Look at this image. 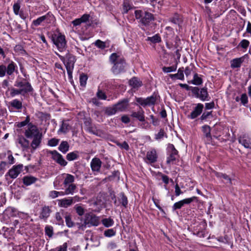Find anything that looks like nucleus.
I'll use <instances>...</instances> for the list:
<instances>
[{
  "mask_svg": "<svg viewBox=\"0 0 251 251\" xmlns=\"http://www.w3.org/2000/svg\"><path fill=\"white\" fill-rule=\"evenodd\" d=\"M129 100L128 99H124L115 104V108L118 111H123L126 110L129 105Z\"/></svg>",
  "mask_w": 251,
  "mask_h": 251,
  "instance_id": "17",
  "label": "nucleus"
},
{
  "mask_svg": "<svg viewBox=\"0 0 251 251\" xmlns=\"http://www.w3.org/2000/svg\"><path fill=\"white\" fill-rule=\"evenodd\" d=\"M83 121L85 128L89 132L96 135H98L99 131L97 130L95 127L92 126V119L89 117H85L83 118Z\"/></svg>",
  "mask_w": 251,
  "mask_h": 251,
  "instance_id": "13",
  "label": "nucleus"
},
{
  "mask_svg": "<svg viewBox=\"0 0 251 251\" xmlns=\"http://www.w3.org/2000/svg\"><path fill=\"white\" fill-rule=\"evenodd\" d=\"M51 210L49 206L45 205L42 208L39 217L41 219L47 220L50 216Z\"/></svg>",
  "mask_w": 251,
  "mask_h": 251,
  "instance_id": "19",
  "label": "nucleus"
},
{
  "mask_svg": "<svg viewBox=\"0 0 251 251\" xmlns=\"http://www.w3.org/2000/svg\"><path fill=\"white\" fill-rule=\"evenodd\" d=\"M45 17H44L43 16L40 17H39L36 20H34L32 22V25L34 26H38L41 25V24L45 21Z\"/></svg>",
  "mask_w": 251,
  "mask_h": 251,
  "instance_id": "47",
  "label": "nucleus"
},
{
  "mask_svg": "<svg viewBox=\"0 0 251 251\" xmlns=\"http://www.w3.org/2000/svg\"><path fill=\"white\" fill-rule=\"evenodd\" d=\"M25 136L32 141H41L43 137L42 129L32 123H29L27 128L25 130Z\"/></svg>",
  "mask_w": 251,
  "mask_h": 251,
  "instance_id": "2",
  "label": "nucleus"
},
{
  "mask_svg": "<svg viewBox=\"0 0 251 251\" xmlns=\"http://www.w3.org/2000/svg\"><path fill=\"white\" fill-rule=\"evenodd\" d=\"M212 111L203 112L200 117V120L201 121L205 120L209 117V116H212Z\"/></svg>",
  "mask_w": 251,
  "mask_h": 251,
  "instance_id": "61",
  "label": "nucleus"
},
{
  "mask_svg": "<svg viewBox=\"0 0 251 251\" xmlns=\"http://www.w3.org/2000/svg\"><path fill=\"white\" fill-rule=\"evenodd\" d=\"M213 173L214 174V175L217 177L223 178L224 179L228 180L229 181L230 185L232 184L231 178L226 174L221 172H218L214 170L213 171Z\"/></svg>",
  "mask_w": 251,
  "mask_h": 251,
  "instance_id": "30",
  "label": "nucleus"
},
{
  "mask_svg": "<svg viewBox=\"0 0 251 251\" xmlns=\"http://www.w3.org/2000/svg\"><path fill=\"white\" fill-rule=\"evenodd\" d=\"M71 129V126L69 124V121H63L58 132L66 133Z\"/></svg>",
  "mask_w": 251,
  "mask_h": 251,
  "instance_id": "23",
  "label": "nucleus"
},
{
  "mask_svg": "<svg viewBox=\"0 0 251 251\" xmlns=\"http://www.w3.org/2000/svg\"><path fill=\"white\" fill-rule=\"evenodd\" d=\"M67 244L64 243L62 246H60L55 249H51L50 251H67Z\"/></svg>",
  "mask_w": 251,
  "mask_h": 251,
  "instance_id": "51",
  "label": "nucleus"
},
{
  "mask_svg": "<svg viewBox=\"0 0 251 251\" xmlns=\"http://www.w3.org/2000/svg\"><path fill=\"white\" fill-rule=\"evenodd\" d=\"M50 153L52 155V159L56 162H57L59 157L62 155L55 150L51 151Z\"/></svg>",
  "mask_w": 251,
  "mask_h": 251,
  "instance_id": "55",
  "label": "nucleus"
},
{
  "mask_svg": "<svg viewBox=\"0 0 251 251\" xmlns=\"http://www.w3.org/2000/svg\"><path fill=\"white\" fill-rule=\"evenodd\" d=\"M129 84L133 88H138L142 85V82L137 77H133L129 80Z\"/></svg>",
  "mask_w": 251,
  "mask_h": 251,
  "instance_id": "26",
  "label": "nucleus"
},
{
  "mask_svg": "<svg viewBox=\"0 0 251 251\" xmlns=\"http://www.w3.org/2000/svg\"><path fill=\"white\" fill-rule=\"evenodd\" d=\"M202 79L199 76L197 73H195L194 75L193 80L191 81V83L196 85H200L202 83Z\"/></svg>",
  "mask_w": 251,
  "mask_h": 251,
  "instance_id": "34",
  "label": "nucleus"
},
{
  "mask_svg": "<svg viewBox=\"0 0 251 251\" xmlns=\"http://www.w3.org/2000/svg\"><path fill=\"white\" fill-rule=\"evenodd\" d=\"M58 204L59 206L67 208L73 204V201L71 200L70 197L69 198H64L61 200H58Z\"/></svg>",
  "mask_w": 251,
  "mask_h": 251,
  "instance_id": "21",
  "label": "nucleus"
},
{
  "mask_svg": "<svg viewBox=\"0 0 251 251\" xmlns=\"http://www.w3.org/2000/svg\"><path fill=\"white\" fill-rule=\"evenodd\" d=\"M159 97L157 94L153 93L151 97H149L146 99L147 106L154 105L155 104L157 98Z\"/></svg>",
  "mask_w": 251,
  "mask_h": 251,
  "instance_id": "28",
  "label": "nucleus"
},
{
  "mask_svg": "<svg viewBox=\"0 0 251 251\" xmlns=\"http://www.w3.org/2000/svg\"><path fill=\"white\" fill-rule=\"evenodd\" d=\"M250 45V42L246 39L242 40L238 45V47H241L243 49H247Z\"/></svg>",
  "mask_w": 251,
  "mask_h": 251,
  "instance_id": "52",
  "label": "nucleus"
},
{
  "mask_svg": "<svg viewBox=\"0 0 251 251\" xmlns=\"http://www.w3.org/2000/svg\"><path fill=\"white\" fill-rule=\"evenodd\" d=\"M64 187L65 188L66 195L73 194L76 189V186L74 183L70 184L67 186Z\"/></svg>",
  "mask_w": 251,
  "mask_h": 251,
  "instance_id": "32",
  "label": "nucleus"
},
{
  "mask_svg": "<svg viewBox=\"0 0 251 251\" xmlns=\"http://www.w3.org/2000/svg\"><path fill=\"white\" fill-rule=\"evenodd\" d=\"M207 223L205 220L196 223L192 227L193 234L200 238H204L208 232L206 230Z\"/></svg>",
  "mask_w": 251,
  "mask_h": 251,
  "instance_id": "5",
  "label": "nucleus"
},
{
  "mask_svg": "<svg viewBox=\"0 0 251 251\" xmlns=\"http://www.w3.org/2000/svg\"><path fill=\"white\" fill-rule=\"evenodd\" d=\"M110 61L113 64L111 71L115 75H118L125 71L126 66L124 58L121 57L116 53H113L109 57Z\"/></svg>",
  "mask_w": 251,
  "mask_h": 251,
  "instance_id": "1",
  "label": "nucleus"
},
{
  "mask_svg": "<svg viewBox=\"0 0 251 251\" xmlns=\"http://www.w3.org/2000/svg\"><path fill=\"white\" fill-rule=\"evenodd\" d=\"M88 79V76L84 74H82L80 75L79 77V81L80 84L81 86L85 87L86 84L87 80Z\"/></svg>",
  "mask_w": 251,
  "mask_h": 251,
  "instance_id": "42",
  "label": "nucleus"
},
{
  "mask_svg": "<svg viewBox=\"0 0 251 251\" xmlns=\"http://www.w3.org/2000/svg\"><path fill=\"white\" fill-rule=\"evenodd\" d=\"M192 92L196 98L200 99L202 101L208 100L207 98L209 95L206 87L201 88L200 91V89L198 87H194L192 88Z\"/></svg>",
  "mask_w": 251,
  "mask_h": 251,
  "instance_id": "9",
  "label": "nucleus"
},
{
  "mask_svg": "<svg viewBox=\"0 0 251 251\" xmlns=\"http://www.w3.org/2000/svg\"><path fill=\"white\" fill-rule=\"evenodd\" d=\"M66 62L64 63L66 67H70L71 68L74 67V64L75 62V56L73 55L68 53L66 56Z\"/></svg>",
  "mask_w": 251,
  "mask_h": 251,
  "instance_id": "20",
  "label": "nucleus"
},
{
  "mask_svg": "<svg viewBox=\"0 0 251 251\" xmlns=\"http://www.w3.org/2000/svg\"><path fill=\"white\" fill-rule=\"evenodd\" d=\"M14 86L20 89H25L26 92L25 93V95L33 91L31 84L25 79H23V80H17L15 82Z\"/></svg>",
  "mask_w": 251,
  "mask_h": 251,
  "instance_id": "10",
  "label": "nucleus"
},
{
  "mask_svg": "<svg viewBox=\"0 0 251 251\" xmlns=\"http://www.w3.org/2000/svg\"><path fill=\"white\" fill-rule=\"evenodd\" d=\"M52 41L60 51H63L66 49L67 45L64 35L61 33L54 34L52 36Z\"/></svg>",
  "mask_w": 251,
  "mask_h": 251,
  "instance_id": "6",
  "label": "nucleus"
},
{
  "mask_svg": "<svg viewBox=\"0 0 251 251\" xmlns=\"http://www.w3.org/2000/svg\"><path fill=\"white\" fill-rule=\"evenodd\" d=\"M202 131L206 137L210 136V127L209 126L205 125L203 126Z\"/></svg>",
  "mask_w": 251,
  "mask_h": 251,
  "instance_id": "53",
  "label": "nucleus"
},
{
  "mask_svg": "<svg viewBox=\"0 0 251 251\" xmlns=\"http://www.w3.org/2000/svg\"><path fill=\"white\" fill-rule=\"evenodd\" d=\"M6 74V66L4 65H0V77H2Z\"/></svg>",
  "mask_w": 251,
  "mask_h": 251,
  "instance_id": "62",
  "label": "nucleus"
},
{
  "mask_svg": "<svg viewBox=\"0 0 251 251\" xmlns=\"http://www.w3.org/2000/svg\"><path fill=\"white\" fill-rule=\"evenodd\" d=\"M101 223L104 226L109 227L113 226L114 221L111 218L109 217L108 218L103 219L101 221Z\"/></svg>",
  "mask_w": 251,
  "mask_h": 251,
  "instance_id": "35",
  "label": "nucleus"
},
{
  "mask_svg": "<svg viewBox=\"0 0 251 251\" xmlns=\"http://www.w3.org/2000/svg\"><path fill=\"white\" fill-rule=\"evenodd\" d=\"M177 65H174L170 67H164L162 68V70L165 73H170L175 71L176 70Z\"/></svg>",
  "mask_w": 251,
  "mask_h": 251,
  "instance_id": "49",
  "label": "nucleus"
},
{
  "mask_svg": "<svg viewBox=\"0 0 251 251\" xmlns=\"http://www.w3.org/2000/svg\"><path fill=\"white\" fill-rule=\"evenodd\" d=\"M117 145L119 146L121 148L124 149L126 151L129 150V146L127 142H115Z\"/></svg>",
  "mask_w": 251,
  "mask_h": 251,
  "instance_id": "59",
  "label": "nucleus"
},
{
  "mask_svg": "<svg viewBox=\"0 0 251 251\" xmlns=\"http://www.w3.org/2000/svg\"><path fill=\"white\" fill-rule=\"evenodd\" d=\"M65 222L66 224V226L68 227H73L75 226H77L78 228L79 229V226L77 224H80L79 222H73L72 220L71 216L70 214L66 215L65 216Z\"/></svg>",
  "mask_w": 251,
  "mask_h": 251,
  "instance_id": "24",
  "label": "nucleus"
},
{
  "mask_svg": "<svg viewBox=\"0 0 251 251\" xmlns=\"http://www.w3.org/2000/svg\"><path fill=\"white\" fill-rule=\"evenodd\" d=\"M178 151L175 149L174 145L169 144L168 147V155L166 163L171 166L176 164L178 157Z\"/></svg>",
  "mask_w": 251,
  "mask_h": 251,
  "instance_id": "7",
  "label": "nucleus"
},
{
  "mask_svg": "<svg viewBox=\"0 0 251 251\" xmlns=\"http://www.w3.org/2000/svg\"><path fill=\"white\" fill-rule=\"evenodd\" d=\"M116 230L114 228L107 229L104 231V235L107 237H111L116 235Z\"/></svg>",
  "mask_w": 251,
  "mask_h": 251,
  "instance_id": "38",
  "label": "nucleus"
},
{
  "mask_svg": "<svg viewBox=\"0 0 251 251\" xmlns=\"http://www.w3.org/2000/svg\"><path fill=\"white\" fill-rule=\"evenodd\" d=\"M152 201H153L154 204L156 206V207L162 213H165L164 209L160 206L159 203L160 201L158 199L152 198Z\"/></svg>",
  "mask_w": 251,
  "mask_h": 251,
  "instance_id": "57",
  "label": "nucleus"
},
{
  "mask_svg": "<svg viewBox=\"0 0 251 251\" xmlns=\"http://www.w3.org/2000/svg\"><path fill=\"white\" fill-rule=\"evenodd\" d=\"M203 109V105L200 103H198L190 114L188 115V118L191 119H194L197 118L201 114Z\"/></svg>",
  "mask_w": 251,
  "mask_h": 251,
  "instance_id": "14",
  "label": "nucleus"
},
{
  "mask_svg": "<svg viewBox=\"0 0 251 251\" xmlns=\"http://www.w3.org/2000/svg\"><path fill=\"white\" fill-rule=\"evenodd\" d=\"M69 147L68 142H61L58 147V150L62 153H65L69 151Z\"/></svg>",
  "mask_w": 251,
  "mask_h": 251,
  "instance_id": "36",
  "label": "nucleus"
},
{
  "mask_svg": "<svg viewBox=\"0 0 251 251\" xmlns=\"http://www.w3.org/2000/svg\"><path fill=\"white\" fill-rule=\"evenodd\" d=\"M111 199L114 201L113 202L115 206H118L120 205H122L125 208L127 207L128 201L127 197L124 192H121L118 195V200L116 199V197L115 195L111 197Z\"/></svg>",
  "mask_w": 251,
  "mask_h": 251,
  "instance_id": "8",
  "label": "nucleus"
},
{
  "mask_svg": "<svg viewBox=\"0 0 251 251\" xmlns=\"http://www.w3.org/2000/svg\"><path fill=\"white\" fill-rule=\"evenodd\" d=\"M55 219L57 221L58 224L59 225H63L64 224V221L62 217V215L60 212H57L55 214Z\"/></svg>",
  "mask_w": 251,
  "mask_h": 251,
  "instance_id": "56",
  "label": "nucleus"
},
{
  "mask_svg": "<svg viewBox=\"0 0 251 251\" xmlns=\"http://www.w3.org/2000/svg\"><path fill=\"white\" fill-rule=\"evenodd\" d=\"M43 17H45V21L48 24H50L54 21V16L50 12L48 13L46 15L43 16Z\"/></svg>",
  "mask_w": 251,
  "mask_h": 251,
  "instance_id": "41",
  "label": "nucleus"
},
{
  "mask_svg": "<svg viewBox=\"0 0 251 251\" xmlns=\"http://www.w3.org/2000/svg\"><path fill=\"white\" fill-rule=\"evenodd\" d=\"M183 204L181 201L175 202L173 206H172L173 210L175 211L177 209H180L182 206H183Z\"/></svg>",
  "mask_w": 251,
  "mask_h": 251,
  "instance_id": "58",
  "label": "nucleus"
},
{
  "mask_svg": "<svg viewBox=\"0 0 251 251\" xmlns=\"http://www.w3.org/2000/svg\"><path fill=\"white\" fill-rule=\"evenodd\" d=\"M11 107L17 110H20L22 108V102L20 100L15 99L9 102Z\"/></svg>",
  "mask_w": 251,
  "mask_h": 251,
  "instance_id": "33",
  "label": "nucleus"
},
{
  "mask_svg": "<svg viewBox=\"0 0 251 251\" xmlns=\"http://www.w3.org/2000/svg\"><path fill=\"white\" fill-rule=\"evenodd\" d=\"M157 154L156 151L155 149H151V151H147L146 158H145V161L148 164L154 163L157 160Z\"/></svg>",
  "mask_w": 251,
  "mask_h": 251,
  "instance_id": "12",
  "label": "nucleus"
},
{
  "mask_svg": "<svg viewBox=\"0 0 251 251\" xmlns=\"http://www.w3.org/2000/svg\"><path fill=\"white\" fill-rule=\"evenodd\" d=\"M198 200H199L198 198L197 197L193 196L191 198L184 199L181 201L182 202L183 204L184 205V204H190V203H191L192 202H193L194 201H196V202H198Z\"/></svg>",
  "mask_w": 251,
  "mask_h": 251,
  "instance_id": "39",
  "label": "nucleus"
},
{
  "mask_svg": "<svg viewBox=\"0 0 251 251\" xmlns=\"http://www.w3.org/2000/svg\"><path fill=\"white\" fill-rule=\"evenodd\" d=\"M63 175L64 180L63 182V185L64 187H66L69 184L73 183L75 181L74 176L69 174H64Z\"/></svg>",
  "mask_w": 251,
  "mask_h": 251,
  "instance_id": "22",
  "label": "nucleus"
},
{
  "mask_svg": "<svg viewBox=\"0 0 251 251\" xmlns=\"http://www.w3.org/2000/svg\"><path fill=\"white\" fill-rule=\"evenodd\" d=\"M74 210L75 211L79 217H81L84 215L85 210L81 204H77L74 207Z\"/></svg>",
  "mask_w": 251,
  "mask_h": 251,
  "instance_id": "31",
  "label": "nucleus"
},
{
  "mask_svg": "<svg viewBox=\"0 0 251 251\" xmlns=\"http://www.w3.org/2000/svg\"><path fill=\"white\" fill-rule=\"evenodd\" d=\"M45 234L49 237H51L53 234V227L51 226H47L45 228Z\"/></svg>",
  "mask_w": 251,
  "mask_h": 251,
  "instance_id": "44",
  "label": "nucleus"
},
{
  "mask_svg": "<svg viewBox=\"0 0 251 251\" xmlns=\"http://www.w3.org/2000/svg\"><path fill=\"white\" fill-rule=\"evenodd\" d=\"M8 215L10 217H17L19 211L15 208L9 207L6 210Z\"/></svg>",
  "mask_w": 251,
  "mask_h": 251,
  "instance_id": "40",
  "label": "nucleus"
},
{
  "mask_svg": "<svg viewBox=\"0 0 251 251\" xmlns=\"http://www.w3.org/2000/svg\"><path fill=\"white\" fill-rule=\"evenodd\" d=\"M134 13L135 18L140 19V22L144 26H149L155 20L153 14L149 12L137 10L135 11Z\"/></svg>",
  "mask_w": 251,
  "mask_h": 251,
  "instance_id": "4",
  "label": "nucleus"
},
{
  "mask_svg": "<svg viewBox=\"0 0 251 251\" xmlns=\"http://www.w3.org/2000/svg\"><path fill=\"white\" fill-rule=\"evenodd\" d=\"M240 100L241 101V103L244 105H245L247 104L248 102V98L246 93L242 94L241 98Z\"/></svg>",
  "mask_w": 251,
  "mask_h": 251,
  "instance_id": "60",
  "label": "nucleus"
},
{
  "mask_svg": "<svg viewBox=\"0 0 251 251\" xmlns=\"http://www.w3.org/2000/svg\"><path fill=\"white\" fill-rule=\"evenodd\" d=\"M118 110L115 108V105L114 104L113 107H108L105 110V113L108 115H111L115 114Z\"/></svg>",
  "mask_w": 251,
  "mask_h": 251,
  "instance_id": "46",
  "label": "nucleus"
},
{
  "mask_svg": "<svg viewBox=\"0 0 251 251\" xmlns=\"http://www.w3.org/2000/svg\"><path fill=\"white\" fill-rule=\"evenodd\" d=\"M95 45L98 48L100 49H104L106 48V44L104 42H103L100 40H97L95 42Z\"/></svg>",
  "mask_w": 251,
  "mask_h": 251,
  "instance_id": "50",
  "label": "nucleus"
},
{
  "mask_svg": "<svg viewBox=\"0 0 251 251\" xmlns=\"http://www.w3.org/2000/svg\"><path fill=\"white\" fill-rule=\"evenodd\" d=\"M170 21L175 24L179 25L182 22V20L180 16L176 13L172 18H170Z\"/></svg>",
  "mask_w": 251,
  "mask_h": 251,
  "instance_id": "37",
  "label": "nucleus"
},
{
  "mask_svg": "<svg viewBox=\"0 0 251 251\" xmlns=\"http://www.w3.org/2000/svg\"><path fill=\"white\" fill-rule=\"evenodd\" d=\"M10 91V96L12 97L18 95H21L25 96V93L26 92L25 89H20L14 88H11Z\"/></svg>",
  "mask_w": 251,
  "mask_h": 251,
  "instance_id": "29",
  "label": "nucleus"
},
{
  "mask_svg": "<svg viewBox=\"0 0 251 251\" xmlns=\"http://www.w3.org/2000/svg\"><path fill=\"white\" fill-rule=\"evenodd\" d=\"M23 167L22 164L14 165L6 174L5 176L8 175L12 179L16 178L22 172Z\"/></svg>",
  "mask_w": 251,
  "mask_h": 251,
  "instance_id": "11",
  "label": "nucleus"
},
{
  "mask_svg": "<svg viewBox=\"0 0 251 251\" xmlns=\"http://www.w3.org/2000/svg\"><path fill=\"white\" fill-rule=\"evenodd\" d=\"M136 101L143 107L147 106L146 99H143L142 98H136Z\"/></svg>",
  "mask_w": 251,
  "mask_h": 251,
  "instance_id": "64",
  "label": "nucleus"
},
{
  "mask_svg": "<svg viewBox=\"0 0 251 251\" xmlns=\"http://www.w3.org/2000/svg\"><path fill=\"white\" fill-rule=\"evenodd\" d=\"M140 109L141 110L138 112H132L131 116L136 118L141 122H144L145 121L144 112L141 107H140Z\"/></svg>",
  "mask_w": 251,
  "mask_h": 251,
  "instance_id": "25",
  "label": "nucleus"
},
{
  "mask_svg": "<svg viewBox=\"0 0 251 251\" xmlns=\"http://www.w3.org/2000/svg\"><path fill=\"white\" fill-rule=\"evenodd\" d=\"M245 56L244 55L241 57L236 58L231 60L230 61V67L233 69L240 68L242 64L245 60Z\"/></svg>",
  "mask_w": 251,
  "mask_h": 251,
  "instance_id": "18",
  "label": "nucleus"
},
{
  "mask_svg": "<svg viewBox=\"0 0 251 251\" xmlns=\"http://www.w3.org/2000/svg\"><path fill=\"white\" fill-rule=\"evenodd\" d=\"M38 180V178L31 175H26L22 178L23 184L25 186L34 184Z\"/></svg>",
  "mask_w": 251,
  "mask_h": 251,
  "instance_id": "16",
  "label": "nucleus"
},
{
  "mask_svg": "<svg viewBox=\"0 0 251 251\" xmlns=\"http://www.w3.org/2000/svg\"><path fill=\"white\" fill-rule=\"evenodd\" d=\"M79 219L80 224H77L79 226V229H83L87 226L90 227L91 226H98L100 223V220L98 217L94 214L89 212L86 213L84 216V220L82 217H78Z\"/></svg>",
  "mask_w": 251,
  "mask_h": 251,
  "instance_id": "3",
  "label": "nucleus"
},
{
  "mask_svg": "<svg viewBox=\"0 0 251 251\" xmlns=\"http://www.w3.org/2000/svg\"><path fill=\"white\" fill-rule=\"evenodd\" d=\"M169 76L173 80H176V79L183 80L184 79V76H182L181 75H179L178 73L175 74H170Z\"/></svg>",
  "mask_w": 251,
  "mask_h": 251,
  "instance_id": "54",
  "label": "nucleus"
},
{
  "mask_svg": "<svg viewBox=\"0 0 251 251\" xmlns=\"http://www.w3.org/2000/svg\"><path fill=\"white\" fill-rule=\"evenodd\" d=\"M97 96L99 99L101 100H106L107 98L105 94L100 90H98L97 93Z\"/></svg>",
  "mask_w": 251,
  "mask_h": 251,
  "instance_id": "63",
  "label": "nucleus"
},
{
  "mask_svg": "<svg viewBox=\"0 0 251 251\" xmlns=\"http://www.w3.org/2000/svg\"><path fill=\"white\" fill-rule=\"evenodd\" d=\"M17 66L16 64L11 61L6 67V74L10 76L15 71Z\"/></svg>",
  "mask_w": 251,
  "mask_h": 251,
  "instance_id": "27",
  "label": "nucleus"
},
{
  "mask_svg": "<svg viewBox=\"0 0 251 251\" xmlns=\"http://www.w3.org/2000/svg\"><path fill=\"white\" fill-rule=\"evenodd\" d=\"M195 68L194 64H191L189 66L185 68L184 70L185 74L186 76L189 75L192 72H193V70Z\"/></svg>",
  "mask_w": 251,
  "mask_h": 251,
  "instance_id": "45",
  "label": "nucleus"
},
{
  "mask_svg": "<svg viewBox=\"0 0 251 251\" xmlns=\"http://www.w3.org/2000/svg\"><path fill=\"white\" fill-rule=\"evenodd\" d=\"M102 162L100 158H93L90 163V166L93 172H99L101 167Z\"/></svg>",
  "mask_w": 251,
  "mask_h": 251,
  "instance_id": "15",
  "label": "nucleus"
},
{
  "mask_svg": "<svg viewBox=\"0 0 251 251\" xmlns=\"http://www.w3.org/2000/svg\"><path fill=\"white\" fill-rule=\"evenodd\" d=\"M148 40L152 43H159L161 42V39L160 36L158 34H155L151 37H148Z\"/></svg>",
  "mask_w": 251,
  "mask_h": 251,
  "instance_id": "48",
  "label": "nucleus"
},
{
  "mask_svg": "<svg viewBox=\"0 0 251 251\" xmlns=\"http://www.w3.org/2000/svg\"><path fill=\"white\" fill-rule=\"evenodd\" d=\"M78 157V155L75 152H71L67 154L66 158L68 161L75 160Z\"/></svg>",
  "mask_w": 251,
  "mask_h": 251,
  "instance_id": "43",
  "label": "nucleus"
}]
</instances>
